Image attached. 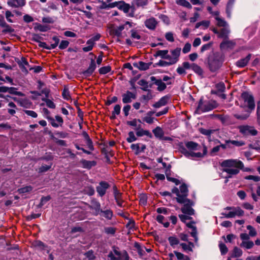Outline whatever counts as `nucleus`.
I'll use <instances>...</instances> for the list:
<instances>
[{
  "label": "nucleus",
  "mask_w": 260,
  "mask_h": 260,
  "mask_svg": "<svg viewBox=\"0 0 260 260\" xmlns=\"http://www.w3.org/2000/svg\"><path fill=\"white\" fill-rule=\"evenodd\" d=\"M52 41L54 42V43H52L50 46L51 49L55 48L58 45L59 43V39L56 36H54L52 38Z\"/></svg>",
  "instance_id": "8fccbe9b"
},
{
  "label": "nucleus",
  "mask_w": 260,
  "mask_h": 260,
  "mask_svg": "<svg viewBox=\"0 0 260 260\" xmlns=\"http://www.w3.org/2000/svg\"><path fill=\"white\" fill-rule=\"evenodd\" d=\"M181 152L186 157L194 159L203 157L206 154L207 150V148L204 146L203 149V153L200 152H195L194 151H189L184 148H182Z\"/></svg>",
  "instance_id": "423d86ee"
},
{
  "label": "nucleus",
  "mask_w": 260,
  "mask_h": 260,
  "mask_svg": "<svg viewBox=\"0 0 260 260\" xmlns=\"http://www.w3.org/2000/svg\"><path fill=\"white\" fill-rule=\"evenodd\" d=\"M219 169L222 171L220 173L221 177L225 179L224 182L226 183L228 182V160L222 162Z\"/></svg>",
  "instance_id": "2eb2a0df"
},
{
  "label": "nucleus",
  "mask_w": 260,
  "mask_h": 260,
  "mask_svg": "<svg viewBox=\"0 0 260 260\" xmlns=\"http://www.w3.org/2000/svg\"><path fill=\"white\" fill-rule=\"evenodd\" d=\"M141 121L140 119H134L132 121L127 122V124L130 126L134 127L135 130L141 127Z\"/></svg>",
  "instance_id": "c756f323"
},
{
  "label": "nucleus",
  "mask_w": 260,
  "mask_h": 260,
  "mask_svg": "<svg viewBox=\"0 0 260 260\" xmlns=\"http://www.w3.org/2000/svg\"><path fill=\"white\" fill-rule=\"evenodd\" d=\"M108 256L111 260H129V256L127 252L121 253L117 250H114L113 252H110Z\"/></svg>",
  "instance_id": "0eeeda50"
},
{
  "label": "nucleus",
  "mask_w": 260,
  "mask_h": 260,
  "mask_svg": "<svg viewBox=\"0 0 260 260\" xmlns=\"http://www.w3.org/2000/svg\"><path fill=\"white\" fill-rule=\"evenodd\" d=\"M122 102L124 104L129 103L132 102V100L136 98V94L129 91H127L125 93L122 95Z\"/></svg>",
  "instance_id": "ddd939ff"
},
{
  "label": "nucleus",
  "mask_w": 260,
  "mask_h": 260,
  "mask_svg": "<svg viewBox=\"0 0 260 260\" xmlns=\"http://www.w3.org/2000/svg\"><path fill=\"white\" fill-rule=\"evenodd\" d=\"M9 93L19 96H24V94L20 91H17V88L15 87H11L9 88Z\"/></svg>",
  "instance_id": "37998d69"
},
{
  "label": "nucleus",
  "mask_w": 260,
  "mask_h": 260,
  "mask_svg": "<svg viewBox=\"0 0 260 260\" xmlns=\"http://www.w3.org/2000/svg\"><path fill=\"white\" fill-rule=\"evenodd\" d=\"M249 115H250V112H247L246 113L244 114H235L234 115L236 118H237L238 119L245 120L249 116Z\"/></svg>",
  "instance_id": "603ef678"
},
{
  "label": "nucleus",
  "mask_w": 260,
  "mask_h": 260,
  "mask_svg": "<svg viewBox=\"0 0 260 260\" xmlns=\"http://www.w3.org/2000/svg\"><path fill=\"white\" fill-rule=\"evenodd\" d=\"M100 213L107 219H111L113 216V212L111 210H102Z\"/></svg>",
  "instance_id": "a19ab883"
},
{
  "label": "nucleus",
  "mask_w": 260,
  "mask_h": 260,
  "mask_svg": "<svg viewBox=\"0 0 260 260\" xmlns=\"http://www.w3.org/2000/svg\"><path fill=\"white\" fill-rule=\"evenodd\" d=\"M137 131L136 135L139 137H141L143 136H148L149 135V132L148 131H145L141 128L137 129L136 130Z\"/></svg>",
  "instance_id": "de8ad7c7"
},
{
  "label": "nucleus",
  "mask_w": 260,
  "mask_h": 260,
  "mask_svg": "<svg viewBox=\"0 0 260 260\" xmlns=\"http://www.w3.org/2000/svg\"><path fill=\"white\" fill-rule=\"evenodd\" d=\"M114 197L116 201V203L117 205L119 207L122 206L123 201L121 200V193L119 192L118 190H115L114 191Z\"/></svg>",
  "instance_id": "e433bc0d"
},
{
  "label": "nucleus",
  "mask_w": 260,
  "mask_h": 260,
  "mask_svg": "<svg viewBox=\"0 0 260 260\" xmlns=\"http://www.w3.org/2000/svg\"><path fill=\"white\" fill-rule=\"evenodd\" d=\"M241 98L244 102V106L248 107L250 111L254 109L255 105L254 97L251 93L248 92H244L242 93Z\"/></svg>",
  "instance_id": "39448f33"
},
{
  "label": "nucleus",
  "mask_w": 260,
  "mask_h": 260,
  "mask_svg": "<svg viewBox=\"0 0 260 260\" xmlns=\"http://www.w3.org/2000/svg\"><path fill=\"white\" fill-rule=\"evenodd\" d=\"M244 211L239 207H229V218L243 216Z\"/></svg>",
  "instance_id": "9b49d317"
},
{
  "label": "nucleus",
  "mask_w": 260,
  "mask_h": 260,
  "mask_svg": "<svg viewBox=\"0 0 260 260\" xmlns=\"http://www.w3.org/2000/svg\"><path fill=\"white\" fill-rule=\"evenodd\" d=\"M191 49V44L189 43H187L185 44L184 47L182 49V52L183 53L185 54L189 52Z\"/></svg>",
  "instance_id": "338daca9"
},
{
  "label": "nucleus",
  "mask_w": 260,
  "mask_h": 260,
  "mask_svg": "<svg viewBox=\"0 0 260 260\" xmlns=\"http://www.w3.org/2000/svg\"><path fill=\"white\" fill-rule=\"evenodd\" d=\"M181 52L180 48H177L171 51V53L173 56V58L171 57L169 59H175L176 61H177V58L179 56Z\"/></svg>",
  "instance_id": "ea45409f"
},
{
  "label": "nucleus",
  "mask_w": 260,
  "mask_h": 260,
  "mask_svg": "<svg viewBox=\"0 0 260 260\" xmlns=\"http://www.w3.org/2000/svg\"><path fill=\"white\" fill-rule=\"evenodd\" d=\"M168 50H159L157 52V55L161 56L162 58L169 59L171 58V56L168 54Z\"/></svg>",
  "instance_id": "09e8293b"
},
{
  "label": "nucleus",
  "mask_w": 260,
  "mask_h": 260,
  "mask_svg": "<svg viewBox=\"0 0 260 260\" xmlns=\"http://www.w3.org/2000/svg\"><path fill=\"white\" fill-rule=\"evenodd\" d=\"M230 143L234 145H235L236 146H238V147L242 146L244 145L245 144L242 141H236V140H229V144H230Z\"/></svg>",
  "instance_id": "052dcab7"
},
{
  "label": "nucleus",
  "mask_w": 260,
  "mask_h": 260,
  "mask_svg": "<svg viewBox=\"0 0 260 260\" xmlns=\"http://www.w3.org/2000/svg\"><path fill=\"white\" fill-rule=\"evenodd\" d=\"M251 58V54H249L245 58H242L238 60L236 64V66L240 68H243L245 67Z\"/></svg>",
  "instance_id": "393cba45"
},
{
  "label": "nucleus",
  "mask_w": 260,
  "mask_h": 260,
  "mask_svg": "<svg viewBox=\"0 0 260 260\" xmlns=\"http://www.w3.org/2000/svg\"><path fill=\"white\" fill-rule=\"evenodd\" d=\"M185 146L188 148L189 151L201 150V147L197 143L192 141L185 143Z\"/></svg>",
  "instance_id": "b1692460"
},
{
  "label": "nucleus",
  "mask_w": 260,
  "mask_h": 260,
  "mask_svg": "<svg viewBox=\"0 0 260 260\" xmlns=\"http://www.w3.org/2000/svg\"><path fill=\"white\" fill-rule=\"evenodd\" d=\"M111 71V67L110 66H106L101 68L99 69V73L100 74H106Z\"/></svg>",
  "instance_id": "13d9d810"
},
{
  "label": "nucleus",
  "mask_w": 260,
  "mask_h": 260,
  "mask_svg": "<svg viewBox=\"0 0 260 260\" xmlns=\"http://www.w3.org/2000/svg\"><path fill=\"white\" fill-rule=\"evenodd\" d=\"M179 203L184 204L183 206L181 208V211L184 214H187L188 215H192L194 214V211L191 207L194 205V203L192 201L190 200L186 199L184 202Z\"/></svg>",
  "instance_id": "6e6552de"
},
{
  "label": "nucleus",
  "mask_w": 260,
  "mask_h": 260,
  "mask_svg": "<svg viewBox=\"0 0 260 260\" xmlns=\"http://www.w3.org/2000/svg\"><path fill=\"white\" fill-rule=\"evenodd\" d=\"M215 19L217 21V25L219 27H224L226 26V22L221 17L219 16V14L215 16Z\"/></svg>",
  "instance_id": "72a5a7b5"
},
{
  "label": "nucleus",
  "mask_w": 260,
  "mask_h": 260,
  "mask_svg": "<svg viewBox=\"0 0 260 260\" xmlns=\"http://www.w3.org/2000/svg\"><path fill=\"white\" fill-rule=\"evenodd\" d=\"M114 4L116 5V7H117L125 13H128L129 11L130 6L129 4H126L124 2H114Z\"/></svg>",
  "instance_id": "5701e85b"
},
{
  "label": "nucleus",
  "mask_w": 260,
  "mask_h": 260,
  "mask_svg": "<svg viewBox=\"0 0 260 260\" xmlns=\"http://www.w3.org/2000/svg\"><path fill=\"white\" fill-rule=\"evenodd\" d=\"M247 229L249 231L248 234L250 237H254L256 235L257 232L253 226L250 225H248L247 226Z\"/></svg>",
  "instance_id": "5fc2aeb1"
},
{
  "label": "nucleus",
  "mask_w": 260,
  "mask_h": 260,
  "mask_svg": "<svg viewBox=\"0 0 260 260\" xmlns=\"http://www.w3.org/2000/svg\"><path fill=\"white\" fill-rule=\"evenodd\" d=\"M224 60V56L219 53H216L213 57H209L208 64L210 71L215 72L219 69L222 66Z\"/></svg>",
  "instance_id": "f257e3e1"
},
{
  "label": "nucleus",
  "mask_w": 260,
  "mask_h": 260,
  "mask_svg": "<svg viewBox=\"0 0 260 260\" xmlns=\"http://www.w3.org/2000/svg\"><path fill=\"white\" fill-rule=\"evenodd\" d=\"M225 39H224V40L221 43L220 45V52H218L217 53H219L220 55H222L225 57V54L226 53L228 50V41Z\"/></svg>",
  "instance_id": "bb28decb"
},
{
  "label": "nucleus",
  "mask_w": 260,
  "mask_h": 260,
  "mask_svg": "<svg viewBox=\"0 0 260 260\" xmlns=\"http://www.w3.org/2000/svg\"><path fill=\"white\" fill-rule=\"evenodd\" d=\"M7 4L10 7L18 8L24 6L25 1V0H9Z\"/></svg>",
  "instance_id": "412c9836"
},
{
  "label": "nucleus",
  "mask_w": 260,
  "mask_h": 260,
  "mask_svg": "<svg viewBox=\"0 0 260 260\" xmlns=\"http://www.w3.org/2000/svg\"><path fill=\"white\" fill-rule=\"evenodd\" d=\"M212 31L217 35L218 37L225 39L228 36V30L225 28H222L218 30L217 28H213Z\"/></svg>",
  "instance_id": "a878e982"
},
{
  "label": "nucleus",
  "mask_w": 260,
  "mask_h": 260,
  "mask_svg": "<svg viewBox=\"0 0 260 260\" xmlns=\"http://www.w3.org/2000/svg\"><path fill=\"white\" fill-rule=\"evenodd\" d=\"M242 250L240 248L237 247H235L234 249L231 252V256L229 257L238 258L242 255Z\"/></svg>",
  "instance_id": "7c9ffc66"
},
{
  "label": "nucleus",
  "mask_w": 260,
  "mask_h": 260,
  "mask_svg": "<svg viewBox=\"0 0 260 260\" xmlns=\"http://www.w3.org/2000/svg\"><path fill=\"white\" fill-rule=\"evenodd\" d=\"M132 27V24L129 21H126L123 25H120L116 28L114 29L113 31L115 36L120 37L121 36V31L126 28L128 29L129 28Z\"/></svg>",
  "instance_id": "f8f14e48"
},
{
  "label": "nucleus",
  "mask_w": 260,
  "mask_h": 260,
  "mask_svg": "<svg viewBox=\"0 0 260 260\" xmlns=\"http://www.w3.org/2000/svg\"><path fill=\"white\" fill-rule=\"evenodd\" d=\"M254 246V243L252 241H243L240 244V246L247 249H251Z\"/></svg>",
  "instance_id": "c9c22d12"
},
{
  "label": "nucleus",
  "mask_w": 260,
  "mask_h": 260,
  "mask_svg": "<svg viewBox=\"0 0 260 260\" xmlns=\"http://www.w3.org/2000/svg\"><path fill=\"white\" fill-rule=\"evenodd\" d=\"M11 98L23 108H30L32 106V103L27 98H18L17 97H12Z\"/></svg>",
  "instance_id": "9d476101"
},
{
  "label": "nucleus",
  "mask_w": 260,
  "mask_h": 260,
  "mask_svg": "<svg viewBox=\"0 0 260 260\" xmlns=\"http://www.w3.org/2000/svg\"><path fill=\"white\" fill-rule=\"evenodd\" d=\"M176 3L178 5L182 6L187 8L190 9L191 8V5H190V4L185 0H176Z\"/></svg>",
  "instance_id": "79ce46f5"
},
{
  "label": "nucleus",
  "mask_w": 260,
  "mask_h": 260,
  "mask_svg": "<svg viewBox=\"0 0 260 260\" xmlns=\"http://www.w3.org/2000/svg\"><path fill=\"white\" fill-rule=\"evenodd\" d=\"M45 102L46 105L50 108L54 109L55 108V105L54 103L49 99H45L43 100Z\"/></svg>",
  "instance_id": "0e129e2a"
},
{
  "label": "nucleus",
  "mask_w": 260,
  "mask_h": 260,
  "mask_svg": "<svg viewBox=\"0 0 260 260\" xmlns=\"http://www.w3.org/2000/svg\"><path fill=\"white\" fill-rule=\"evenodd\" d=\"M244 168L243 162L237 159H229V178L238 174Z\"/></svg>",
  "instance_id": "f03ea898"
},
{
  "label": "nucleus",
  "mask_w": 260,
  "mask_h": 260,
  "mask_svg": "<svg viewBox=\"0 0 260 260\" xmlns=\"http://www.w3.org/2000/svg\"><path fill=\"white\" fill-rule=\"evenodd\" d=\"M55 119L53 118H49L50 123L54 127H58L59 125H61L63 122V119L60 116L56 115L55 116Z\"/></svg>",
  "instance_id": "a211bd4d"
},
{
  "label": "nucleus",
  "mask_w": 260,
  "mask_h": 260,
  "mask_svg": "<svg viewBox=\"0 0 260 260\" xmlns=\"http://www.w3.org/2000/svg\"><path fill=\"white\" fill-rule=\"evenodd\" d=\"M83 135L85 139L86 144L88 147L91 150L93 149V146L91 140L90 139L88 135L86 133L84 132Z\"/></svg>",
  "instance_id": "f704fd0d"
},
{
  "label": "nucleus",
  "mask_w": 260,
  "mask_h": 260,
  "mask_svg": "<svg viewBox=\"0 0 260 260\" xmlns=\"http://www.w3.org/2000/svg\"><path fill=\"white\" fill-rule=\"evenodd\" d=\"M24 112L26 115L32 118H36L38 116L37 113L34 111L26 110H24Z\"/></svg>",
  "instance_id": "e2e57ef3"
},
{
  "label": "nucleus",
  "mask_w": 260,
  "mask_h": 260,
  "mask_svg": "<svg viewBox=\"0 0 260 260\" xmlns=\"http://www.w3.org/2000/svg\"><path fill=\"white\" fill-rule=\"evenodd\" d=\"M192 71L199 76L202 77L203 75V71L202 68L197 64L192 63Z\"/></svg>",
  "instance_id": "473e14b6"
},
{
  "label": "nucleus",
  "mask_w": 260,
  "mask_h": 260,
  "mask_svg": "<svg viewBox=\"0 0 260 260\" xmlns=\"http://www.w3.org/2000/svg\"><path fill=\"white\" fill-rule=\"evenodd\" d=\"M153 133L156 138L160 140L161 139V138H162V137L164 136V134L163 130L159 126H157L155 128H154L153 130Z\"/></svg>",
  "instance_id": "2f4dec72"
},
{
  "label": "nucleus",
  "mask_w": 260,
  "mask_h": 260,
  "mask_svg": "<svg viewBox=\"0 0 260 260\" xmlns=\"http://www.w3.org/2000/svg\"><path fill=\"white\" fill-rule=\"evenodd\" d=\"M238 128L240 132L245 136H256L257 134V131L252 126L241 125L238 126Z\"/></svg>",
  "instance_id": "1a4fd4ad"
},
{
  "label": "nucleus",
  "mask_w": 260,
  "mask_h": 260,
  "mask_svg": "<svg viewBox=\"0 0 260 260\" xmlns=\"http://www.w3.org/2000/svg\"><path fill=\"white\" fill-rule=\"evenodd\" d=\"M168 98L163 96L157 102L153 105V106L156 108H159L162 106H165L168 102Z\"/></svg>",
  "instance_id": "cd10ccee"
},
{
  "label": "nucleus",
  "mask_w": 260,
  "mask_h": 260,
  "mask_svg": "<svg viewBox=\"0 0 260 260\" xmlns=\"http://www.w3.org/2000/svg\"><path fill=\"white\" fill-rule=\"evenodd\" d=\"M91 208L95 210V214H99L102 210L101 209V205L99 202L94 201L92 203Z\"/></svg>",
  "instance_id": "4c0bfd02"
},
{
  "label": "nucleus",
  "mask_w": 260,
  "mask_h": 260,
  "mask_svg": "<svg viewBox=\"0 0 260 260\" xmlns=\"http://www.w3.org/2000/svg\"><path fill=\"white\" fill-rule=\"evenodd\" d=\"M111 0H106V2L101 1V5L100 6V8L101 9H106L107 8H112L116 7V6L114 3H110Z\"/></svg>",
  "instance_id": "c85d7f7f"
},
{
  "label": "nucleus",
  "mask_w": 260,
  "mask_h": 260,
  "mask_svg": "<svg viewBox=\"0 0 260 260\" xmlns=\"http://www.w3.org/2000/svg\"><path fill=\"white\" fill-rule=\"evenodd\" d=\"M8 106L11 108H13V109H9L8 110V113L12 115H14L16 113V110L15 109H16V106L13 102H10L8 104Z\"/></svg>",
  "instance_id": "c03bdc74"
},
{
  "label": "nucleus",
  "mask_w": 260,
  "mask_h": 260,
  "mask_svg": "<svg viewBox=\"0 0 260 260\" xmlns=\"http://www.w3.org/2000/svg\"><path fill=\"white\" fill-rule=\"evenodd\" d=\"M32 187L31 186H26L24 187L19 188L18 191L20 193H24L26 192H30L32 190Z\"/></svg>",
  "instance_id": "864d4df0"
},
{
  "label": "nucleus",
  "mask_w": 260,
  "mask_h": 260,
  "mask_svg": "<svg viewBox=\"0 0 260 260\" xmlns=\"http://www.w3.org/2000/svg\"><path fill=\"white\" fill-rule=\"evenodd\" d=\"M157 24L156 20L154 18H150L146 20L145 25L147 28L151 30H154Z\"/></svg>",
  "instance_id": "4be33fe9"
},
{
  "label": "nucleus",
  "mask_w": 260,
  "mask_h": 260,
  "mask_svg": "<svg viewBox=\"0 0 260 260\" xmlns=\"http://www.w3.org/2000/svg\"><path fill=\"white\" fill-rule=\"evenodd\" d=\"M104 232L107 235H114L116 232V229L113 227H105Z\"/></svg>",
  "instance_id": "49530a36"
},
{
  "label": "nucleus",
  "mask_w": 260,
  "mask_h": 260,
  "mask_svg": "<svg viewBox=\"0 0 260 260\" xmlns=\"http://www.w3.org/2000/svg\"><path fill=\"white\" fill-rule=\"evenodd\" d=\"M151 80L154 82V84L157 86V90L159 91H163L166 88V84L160 79H156L154 76L150 78Z\"/></svg>",
  "instance_id": "f3484780"
},
{
  "label": "nucleus",
  "mask_w": 260,
  "mask_h": 260,
  "mask_svg": "<svg viewBox=\"0 0 260 260\" xmlns=\"http://www.w3.org/2000/svg\"><path fill=\"white\" fill-rule=\"evenodd\" d=\"M69 45V42L66 40L61 41L59 45V48L60 49H64L68 47Z\"/></svg>",
  "instance_id": "680f3d73"
},
{
  "label": "nucleus",
  "mask_w": 260,
  "mask_h": 260,
  "mask_svg": "<svg viewBox=\"0 0 260 260\" xmlns=\"http://www.w3.org/2000/svg\"><path fill=\"white\" fill-rule=\"evenodd\" d=\"M147 0H135V3L138 7H142L146 5Z\"/></svg>",
  "instance_id": "774afa93"
},
{
  "label": "nucleus",
  "mask_w": 260,
  "mask_h": 260,
  "mask_svg": "<svg viewBox=\"0 0 260 260\" xmlns=\"http://www.w3.org/2000/svg\"><path fill=\"white\" fill-rule=\"evenodd\" d=\"M226 238H228V236L226 237L222 236L219 242V247L222 255L225 254L228 251L226 246L225 244V243L227 242L226 240Z\"/></svg>",
  "instance_id": "6ab92c4d"
},
{
  "label": "nucleus",
  "mask_w": 260,
  "mask_h": 260,
  "mask_svg": "<svg viewBox=\"0 0 260 260\" xmlns=\"http://www.w3.org/2000/svg\"><path fill=\"white\" fill-rule=\"evenodd\" d=\"M154 118L150 116L146 115L145 117L143 118V120L144 121L146 122L148 124H152L154 122Z\"/></svg>",
  "instance_id": "69168bd1"
},
{
  "label": "nucleus",
  "mask_w": 260,
  "mask_h": 260,
  "mask_svg": "<svg viewBox=\"0 0 260 260\" xmlns=\"http://www.w3.org/2000/svg\"><path fill=\"white\" fill-rule=\"evenodd\" d=\"M50 199H51V197L49 196H47L46 197H43L41 199V202H40V203L39 205L40 206L42 207Z\"/></svg>",
  "instance_id": "bf43d9fd"
},
{
  "label": "nucleus",
  "mask_w": 260,
  "mask_h": 260,
  "mask_svg": "<svg viewBox=\"0 0 260 260\" xmlns=\"http://www.w3.org/2000/svg\"><path fill=\"white\" fill-rule=\"evenodd\" d=\"M170 244L171 246L174 247L175 246L179 244L178 239L175 237H170L168 239Z\"/></svg>",
  "instance_id": "a18cd8bd"
},
{
  "label": "nucleus",
  "mask_w": 260,
  "mask_h": 260,
  "mask_svg": "<svg viewBox=\"0 0 260 260\" xmlns=\"http://www.w3.org/2000/svg\"><path fill=\"white\" fill-rule=\"evenodd\" d=\"M188 189L187 186L185 184H182L180 186V189L174 187L172 189V192L177 196L176 200L178 202H184L186 201L188 195Z\"/></svg>",
  "instance_id": "20e7f679"
},
{
  "label": "nucleus",
  "mask_w": 260,
  "mask_h": 260,
  "mask_svg": "<svg viewBox=\"0 0 260 260\" xmlns=\"http://www.w3.org/2000/svg\"><path fill=\"white\" fill-rule=\"evenodd\" d=\"M216 90L214 92L222 99H226V95L222 92L225 89V86L223 83H219L216 85Z\"/></svg>",
  "instance_id": "4468645a"
},
{
  "label": "nucleus",
  "mask_w": 260,
  "mask_h": 260,
  "mask_svg": "<svg viewBox=\"0 0 260 260\" xmlns=\"http://www.w3.org/2000/svg\"><path fill=\"white\" fill-rule=\"evenodd\" d=\"M95 69H96V64H95L94 60L93 59H91V62L89 64V67L86 71H85L83 73V75L86 77L89 76L93 73V72L94 71Z\"/></svg>",
  "instance_id": "aec40b11"
},
{
  "label": "nucleus",
  "mask_w": 260,
  "mask_h": 260,
  "mask_svg": "<svg viewBox=\"0 0 260 260\" xmlns=\"http://www.w3.org/2000/svg\"><path fill=\"white\" fill-rule=\"evenodd\" d=\"M120 110H121V106L118 104L116 105L114 107L113 111H112V115L111 116V118H112V119L115 118V115H119L120 113Z\"/></svg>",
  "instance_id": "58836bf2"
},
{
  "label": "nucleus",
  "mask_w": 260,
  "mask_h": 260,
  "mask_svg": "<svg viewBox=\"0 0 260 260\" xmlns=\"http://www.w3.org/2000/svg\"><path fill=\"white\" fill-rule=\"evenodd\" d=\"M128 135V137L126 138V140L128 143H132L136 140V137L133 132H129Z\"/></svg>",
  "instance_id": "4d7b16f0"
},
{
  "label": "nucleus",
  "mask_w": 260,
  "mask_h": 260,
  "mask_svg": "<svg viewBox=\"0 0 260 260\" xmlns=\"http://www.w3.org/2000/svg\"><path fill=\"white\" fill-rule=\"evenodd\" d=\"M149 64L142 61L139 62L138 68L143 71L147 70L149 68Z\"/></svg>",
  "instance_id": "6e6d98bb"
},
{
  "label": "nucleus",
  "mask_w": 260,
  "mask_h": 260,
  "mask_svg": "<svg viewBox=\"0 0 260 260\" xmlns=\"http://www.w3.org/2000/svg\"><path fill=\"white\" fill-rule=\"evenodd\" d=\"M62 95L63 98L66 100H69L71 99L70 93L68 88L66 87L64 88Z\"/></svg>",
  "instance_id": "3c124183"
},
{
  "label": "nucleus",
  "mask_w": 260,
  "mask_h": 260,
  "mask_svg": "<svg viewBox=\"0 0 260 260\" xmlns=\"http://www.w3.org/2000/svg\"><path fill=\"white\" fill-rule=\"evenodd\" d=\"M109 187V184L106 182H100L99 186L96 187V191L101 197L103 196L106 191V190Z\"/></svg>",
  "instance_id": "dca6fc26"
},
{
  "label": "nucleus",
  "mask_w": 260,
  "mask_h": 260,
  "mask_svg": "<svg viewBox=\"0 0 260 260\" xmlns=\"http://www.w3.org/2000/svg\"><path fill=\"white\" fill-rule=\"evenodd\" d=\"M217 106L216 102L213 100L203 101L201 99L198 106L199 112H208L215 109Z\"/></svg>",
  "instance_id": "7ed1b4c3"
}]
</instances>
